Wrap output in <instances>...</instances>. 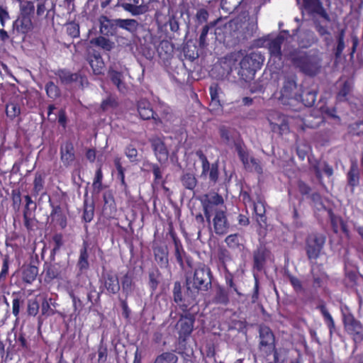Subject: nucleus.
<instances>
[{"instance_id":"1","label":"nucleus","mask_w":363,"mask_h":363,"mask_svg":"<svg viewBox=\"0 0 363 363\" xmlns=\"http://www.w3.org/2000/svg\"><path fill=\"white\" fill-rule=\"evenodd\" d=\"M213 279V272L208 266L203 263L198 264L186 278L187 294L191 299L196 301L199 294H206L212 288Z\"/></svg>"},{"instance_id":"2","label":"nucleus","mask_w":363,"mask_h":363,"mask_svg":"<svg viewBox=\"0 0 363 363\" xmlns=\"http://www.w3.org/2000/svg\"><path fill=\"white\" fill-rule=\"evenodd\" d=\"M284 41V37L279 34L275 38H270L268 42L267 49L269 53L268 65L274 67V71L295 66V49L289 52L285 50L281 51V45Z\"/></svg>"},{"instance_id":"3","label":"nucleus","mask_w":363,"mask_h":363,"mask_svg":"<svg viewBox=\"0 0 363 363\" xmlns=\"http://www.w3.org/2000/svg\"><path fill=\"white\" fill-rule=\"evenodd\" d=\"M282 84L278 92V101L284 106L295 102V66L281 69Z\"/></svg>"},{"instance_id":"4","label":"nucleus","mask_w":363,"mask_h":363,"mask_svg":"<svg viewBox=\"0 0 363 363\" xmlns=\"http://www.w3.org/2000/svg\"><path fill=\"white\" fill-rule=\"evenodd\" d=\"M264 57L260 52L253 51L245 55L240 62V74L245 80L254 78L257 70L260 69Z\"/></svg>"},{"instance_id":"5","label":"nucleus","mask_w":363,"mask_h":363,"mask_svg":"<svg viewBox=\"0 0 363 363\" xmlns=\"http://www.w3.org/2000/svg\"><path fill=\"white\" fill-rule=\"evenodd\" d=\"M326 238L321 233H312L306 240V252L308 259L312 264L311 273L313 274L315 261L320 255V252L325 243Z\"/></svg>"},{"instance_id":"6","label":"nucleus","mask_w":363,"mask_h":363,"mask_svg":"<svg viewBox=\"0 0 363 363\" xmlns=\"http://www.w3.org/2000/svg\"><path fill=\"white\" fill-rule=\"evenodd\" d=\"M321 59L316 52L304 53L296 55V66L304 74L309 76H315L321 67Z\"/></svg>"},{"instance_id":"7","label":"nucleus","mask_w":363,"mask_h":363,"mask_svg":"<svg viewBox=\"0 0 363 363\" xmlns=\"http://www.w3.org/2000/svg\"><path fill=\"white\" fill-rule=\"evenodd\" d=\"M259 350L267 357L272 354L275 347V336L271 328L265 325L259 326Z\"/></svg>"},{"instance_id":"8","label":"nucleus","mask_w":363,"mask_h":363,"mask_svg":"<svg viewBox=\"0 0 363 363\" xmlns=\"http://www.w3.org/2000/svg\"><path fill=\"white\" fill-rule=\"evenodd\" d=\"M196 155L199 157L200 162H201V175L206 176L208 174L210 182L216 184L218 181L219 178L218 161H216L210 164L207 157L201 150H199L196 152Z\"/></svg>"},{"instance_id":"9","label":"nucleus","mask_w":363,"mask_h":363,"mask_svg":"<svg viewBox=\"0 0 363 363\" xmlns=\"http://www.w3.org/2000/svg\"><path fill=\"white\" fill-rule=\"evenodd\" d=\"M101 291H106L108 294H116L119 292L121 285L118 276L112 271L103 272L100 279Z\"/></svg>"},{"instance_id":"10","label":"nucleus","mask_w":363,"mask_h":363,"mask_svg":"<svg viewBox=\"0 0 363 363\" xmlns=\"http://www.w3.org/2000/svg\"><path fill=\"white\" fill-rule=\"evenodd\" d=\"M343 323L346 331L353 335L355 342H360L363 340V326L358 320L355 319L352 314H345Z\"/></svg>"},{"instance_id":"11","label":"nucleus","mask_w":363,"mask_h":363,"mask_svg":"<svg viewBox=\"0 0 363 363\" xmlns=\"http://www.w3.org/2000/svg\"><path fill=\"white\" fill-rule=\"evenodd\" d=\"M195 318L191 313L181 315L176 325L180 340L185 341L191 334Z\"/></svg>"},{"instance_id":"12","label":"nucleus","mask_w":363,"mask_h":363,"mask_svg":"<svg viewBox=\"0 0 363 363\" xmlns=\"http://www.w3.org/2000/svg\"><path fill=\"white\" fill-rule=\"evenodd\" d=\"M275 116L276 117H274L273 115H270V118H268L272 131L280 135L289 133L290 129L287 117L279 113H276Z\"/></svg>"},{"instance_id":"13","label":"nucleus","mask_w":363,"mask_h":363,"mask_svg":"<svg viewBox=\"0 0 363 363\" xmlns=\"http://www.w3.org/2000/svg\"><path fill=\"white\" fill-rule=\"evenodd\" d=\"M138 111L140 118L143 120L152 119L156 125L162 123L159 116L153 111L150 102L147 99H140L138 101Z\"/></svg>"},{"instance_id":"14","label":"nucleus","mask_w":363,"mask_h":363,"mask_svg":"<svg viewBox=\"0 0 363 363\" xmlns=\"http://www.w3.org/2000/svg\"><path fill=\"white\" fill-rule=\"evenodd\" d=\"M213 225L216 234L222 235L228 233L230 224L225 210H216L213 218Z\"/></svg>"},{"instance_id":"15","label":"nucleus","mask_w":363,"mask_h":363,"mask_svg":"<svg viewBox=\"0 0 363 363\" xmlns=\"http://www.w3.org/2000/svg\"><path fill=\"white\" fill-rule=\"evenodd\" d=\"M151 147L154 154L161 164L165 163L168 160L169 151L164 142L160 138H153L150 139Z\"/></svg>"},{"instance_id":"16","label":"nucleus","mask_w":363,"mask_h":363,"mask_svg":"<svg viewBox=\"0 0 363 363\" xmlns=\"http://www.w3.org/2000/svg\"><path fill=\"white\" fill-rule=\"evenodd\" d=\"M60 160L63 165L69 167L76 159L75 150L72 141L67 140L60 146Z\"/></svg>"},{"instance_id":"17","label":"nucleus","mask_w":363,"mask_h":363,"mask_svg":"<svg viewBox=\"0 0 363 363\" xmlns=\"http://www.w3.org/2000/svg\"><path fill=\"white\" fill-rule=\"evenodd\" d=\"M270 255V251L264 246H259L253 252V269L258 272H262Z\"/></svg>"},{"instance_id":"18","label":"nucleus","mask_w":363,"mask_h":363,"mask_svg":"<svg viewBox=\"0 0 363 363\" xmlns=\"http://www.w3.org/2000/svg\"><path fill=\"white\" fill-rule=\"evenodd\" d=\"M152 247L155 259L159 266L161 268L167 267L169 265V251L167 246L153 242Z\"/></svg>"},{"instance_id":"19","label":"nucleus","mask_w":363,"mask_h":363,"mask_svg":"<svg viewBox=\"0 0 363 363\" xmlns=\"http://www.w3.org/2000/svg\"><path fill=\"white\" fill-rule=\"evenodd\" d=\"M49 205L51 208L50 218L52 222H56L61 229L64 230L67 226V218L60 205L55 204L49 199Z\"/></svg>"},{"instance_id":"20","label":"nucleus","mask_w":363,"mask_h":363,"mask_svg":"<svg viewBox=\"0 0 363 363\" xmlns=\"http://www.w3.org/2000/svg\"><path fill=\"white\" fill-rule=\"evenodd\" d=\"M173 298L174 301L178 304L183 311H186L188 306L194 301L191 299L187 293L186 296L183 297L182 285L178 281H175L174 284Z\"/></svg>"},{"instance_id":"21","label":"nucleus","mask_w":363,"mask_h":363,"mask_svg":"<svg viewBox=\"0 0 363 363\" xmlns=\"http://www.w3.org/2000/svg\"><path fill=\"white\" fill-rule=\"evenodd\" d=\"M116 19H110L107 16H102L100 18V32L104 35L113 36L117 33L118 28Z\"/></svg>"},{"instance_id":"22","label":"nucleus","mask_w":363,"mask_h":363,"mask_svg":"<svg viewBox=\"0 0 363 363\" xmlns=\"http://www.w3.org/2000/svg\"><path fill=\"white\" fill-rule=\"evenodd\" d=\"M32 18V17L18 16L13 23V27L18 33L27 34L33 29Z\"/></svg>"},{"instance_id":"23","label":"nucleus","mask_w":363,"mask_h":363,"mask_svg":"<svg viewBox=\"0 0 363 363\" xmlns=\"http://www.w3.org/2000/svg\"><path fill=\"white\" fill-rule=\"evenodd\" d=\"M45 174L42 172H36L33 182L32 195L34 197L40 195L41 197L46 194L45 189Z\"/></svg>"},{"instance_id":"24","label":"nucleus","mask_w":363,"mask_h":363,"mask_svg":"<svg viewBox=\"0 0 363 363\" xmlns=\"http://www.w3.org/2000/svg\"><path fill=\"white\" fill-rule=\"evenodd\" d=\"M55 74L59 77L62 84H70L72 82H78L79 79L81 83H82L83 77L79 73H72L68 69H59Z\"/></svg>"},{"instance_id":"25","label":"nucleus","mask_w":363,"mask_h":363,"mask_svg":"<svg viewBox=\"0 0 363 363\" xmlns=\"http://www.w3.org/2000/svg\"><path fill=\"white\" fill-rule=\"evenodd\" d=\"M87 61L94 74L99 75L104 73L105 64L100 53L94 52L93 54L89 55Z\"/></svg>"},{"instance_id":"26","label":"nucleus","mask_w":363,"mask_h":363,"mask_svg":"<svg viewBox=\"0 0 363 363\" xmlns=\"http://www.w3.org/2000/svg\"><path fill=\"white\" fill-rule=\"evenodd\" d=\"M253 211L256 215V220L261 228L267 226V216L264 203L260 197H258L255 202H253Z\"/></svg>"},{"instance_id":"27","label":"nucleus","mask_w":363,"mask_h":363,"mask_svg":"<svg viewBox=\"0 0 363 363\" xmlns=\"http://www.w3.org/2000/svg\"><path fill=\"white\" fill-rule=\"evenodd\" d=\"M89 244L84 240L79 250V256L77 260V266L80 272H83L89 268L88 248Z\"/></svg>"},{"instance_id":"28","label":"nucleus","mask_w":363,"mask_h":363,"mask_svg":"<svg viewBox=\"0 0 363 363\" xmlns=\"http://www.w3.org/2000/svg\"><path fill=\"white\" fill-rule=\"evenodd\" d=\"M209 93L211 96L210 106H212L213 109L221 108L222 104L220 97L221 95L223 94V92L220 86L217 83H213L209 87Z\"/></svg>"},{"instance_id":"29","label":"nucleus","mask_w":363,"mask_h":363,"mask_svg":"<svg viewBox=\"0 0 363 363\" xmlns=\"http://www.w3.org/2000/svg\"><path fill=\"white\" fill-rule=\"evenodd\" d=\"M201 202L202 206H208V207L213 209L215 206L223 205L224 199L220 194L213 192L204 194L201 199Z\"/></svg>"},{"instance_id":"30","label":"nucleus","mask_w":363,"mask_h":363,"mask_svg":"<svg viewBox=\"0 0 363 363\" xmlns=\"http://www.w3.org/2000/svg\"><path fill=\"white\" fill-rule=\"evenodd\" d=\"M230 293L223 286H218L216 294L213 298V303L215 304H221L227 306L230 303Z\"/></svg>"},{"instance_id":"31","label":"nucleus","mask_w":363,"mask_h":363,"mask_svg":"<svg viewBox=\"0 0 363 363\" xmlns=\"http://www.w3.org/2000/svg\"><path fill=\"white\" fill-rule=\"evenodd\" d=\"M134 275L133 272H128L125 273L121 279V286L123 293L127 298L134 289Z\"/></svg>"},{"instance_id":"32","label":"nucleus","mask_w":363,"mask_h":363,"mask_svg":"<svg viewBox=\"0 0 363 363\" xmlns=\"http://www.w3.org/2000/svg\"><path fill=\"white\" fill-rule=\"evenodd\" d=\"M180 182L185 189L194 193V189L198 184V180L194 173H184L180 177Z\"/></svg>"},{"instance_id":"33","label":"nucleus","mask_w":363,"mask_h":363,"mask_svg":"<svg viewBox=\"0 0 363 363\" xmlns=\"http://www.w3.org/2000/svg\"><path fill=\"white\" fill-rule=\"evenodd\" d=\"M118 28L127 30L130 33H135L138 30L140 23L135 19L133 18H117V24Z\"/></svg>"},{"instance_id":"34","label":"nucleus","mask_w":363,"mask_h":363,"mask_svg":"<svg viewBox=\"0 0 363 363\" xmlns=\"http://www.w3.org/2000/svg\"><path fill=\"white\" fill-rule=\"evenodd\" d=\"M235 150L238 157L245 168L249 167L250 154L243 141L238 140L235 143Z\"/></svg>"},{"instance_id":"35","label":"nucleus","mask_w":363,"mask_h":363,"mask_svg":"<svg viewBox=\"0 0 363 363\" xmlns=\"http://www.w3.org/2000/svg\"><path fill=\"white\" fill-rule=\"evenodd\" d=\"M38 274V268L32 264L23 267L22 270V280L26 284H32Z\"/></svg>"},{"instance_id":"36","label":"nucleus","mask_w":363,"mask_h":363,"mask_svg":"<svg viewBox=\"0 0 363 363\" xmlns=\"http://www.w3.org/2000/svg\"><path fill=\"white\" fill-rule=\"evenodd\" d=\"M313 32L311 30H296L297 42L301 48H308L313 41Z\"/></svg>"},{"instance_id":"37","label":"nucleus","mask_w":363,"mask_h":363,"mask_svg":"<svg viewBox=\"0 0 363 363\" xmlns=\"http://www.w3.org/2000/svg\"><path fill=\"white\" fill-rule=\"evenodd\" d=\"M45 280L51 281L55 279H57L60 276V271L57 264H52L48 262L44 264Z\"/></svg>"},{"instance_id":"38","label":"nucleus","mask_w":363,"mask_h":363,"mask_svg":"<svg viewBox=\"0 0 363 363\" xmlns=\"http://www.w3.org/2000/svg\"><path fill=\"white\" fill-rule=\"evenodd\" d=\"M298 97L304 106L311 107L315 101L316 92L313 89L306 88L301 91Z\"/></svg>"},{"instance_id":"39","label":"nucleus","mask_w":363,"mask_h":363,"mask_svg":"<svg viewBox=\"0 0 363 363\" xmlns=\"http://www.w3.org/2000/svg\"><path fill=\"white\" fill-rule=\"evenodd\" d=\"M218 20H216L211 21L208 23H206L201 29L199 38V45L201 48H205L208 46V43L207 41V35L209 32V30L214 28L217 24Z\"/></svg>"},{"instance_id":"40","label":"nucleus","mask_w":363,"mask_h":363,"mask_svg":"<svg viewBox=\"0 0 363 363\" xmlns=\"http://www.w3.org/2000/svg\"><path fill=\"white\" fill-rule=\"evenodd\" d=\"M16 342L18 345V350L24 354H28L30 351V346L25 333L20 331L16 335Z\"/></svg>"},{"instance_id":"41","label":"nucleus","mask_w":363,"mask_h":363,"mask_svg":"<svg viewBox=\"0 0 363 363\" xmlns=\"http://www.w3.org/2000/svg\"><path fill=\"white\" fill-rule=\"evenodd\" d=\"M274 354V363H294L289 361V350L285 348L276 349L272 353Z\"/></svg>"},{"instance_id":"42","label":"nucleus","mask_w":363,"mask_h":363,"mask_svg":"<svg viewBox=\"0 0 363 363\" xmlns=\"http://www.w3.org/2000/svg\"><path fill=\"white\" fill-rule=\"evenodd\" d=\"M35 13V5L32 1L25 0L19 5V16H33Z\"/></svg>"},{"instance_id":"43","label":"nucleus","mask_w":363,"mask_h":363,"mask_svg":"<svg viewBox=\"0 0 363 363\" xmlns=\"http://www.w3.org/2000/svg\"><path fill=\"white\" fill-rule=\"evenodd\" d=\"M91 42L106 51H111L114 48V43L104 36H99Z\"/></svg>"},{"instance_id":"44","label":"nucleus","mask_w":363,"mask_h":363,"mask_svg":"<svg viewBox=\"0 0 363 363\" xmlns=\"http://www.w3.org/2000/svg\"><path fill=\"white\" fill-rule=\"evenodd\" d=\"M52 240L54 242L53 248L50 252V258L55 259L56 254L60 250L64 245L63 235L62 233H55L53 235Z\"/></svg>"},{"instance_id":"45","label":"nucleus","mask_w":363,"mask_h":363,"mask_svg":"<svg viewBox=\"0 0 363 363\" xmlns=\"http://www.w3.org/2000/svg\"><path fill=\"white\" fill-rule=\"evenodd\" d=\"M104 174L102 172V167L101 165H100L96 170L95 176L92 183L93 189L97 193H99L104 189L102 184Z\"/></svg>"},{"instance_id":"46","label":"nucleus","mask_w":363,"mask_h":363,"mask_svg":"<svg viewBox=\"0 0 363 363\" xmlns=\"http://www.w3.org/2000/svg\"><path fill=\"white\" fill-rule=\"evenodd\" d=\"M155 360L157 363H177L178 357L173 352H164L157 355Z\"/></svg>"},{"instance_id":"47","label":"nucleus","mask_w":363,"mask_h":363,"mask_svg":"<svg viewBox=\"0 0 363 363\" xmlns=\"http://www.w3.org/2000/svg\"><path fill=\"white\" fill-rule=\"evenodd\" d=\"M11 262V260L8 254L3 255L2 266L0 272V283H4L9 274V269Z\"/></svg>"},{"instance_id":"48","label":"nucleus","mask_w":363,"mask_h":363,"mask_svg":"<svg viewBox=\"0 0 363 363\" xmlns=\"http://www.w3.org/2000/svg\"><path fill=\"white\" fill-rule=\"evenodd\" d=\"M21 113V109L18 104L9 103L6 106V114L7 117L13 120Z\"/></svg>"},{"instance_id":"49","label":"nucleus","mask_w":363,"mask_h":363,"mask_svg":"<svg viewBox=\"0 0 363 363\" xmlns=\"http://www.w3.org/2000/svg\"><path fill=\"white\" fill-rule=\"evenodd\" d=\"M45 91L48 96L51 99H56L60 95V89L52 82H49L46 84Z\"/></svg>"},{"instance_id":"50","label":"nucleus","mask_w":363,"mask_h":363,"mask_svg":"<svg viewBox=\"0 0 363 363\" xmlns=\"http://www.w3.org/2000/svg\"><path fill=\"white\" fill-rule=\"evenodd\" d=\"M345 33V30L342 29V30H340V31L338 34L337 45L336 47L335 52V55L336 58H339L341 56L342 52L345 47V41H344Z\"/></svg>"},{"instance_id":"51","label":"nucleus","mask_w":363,"mask_h":363,"mask_svg":"<svg viewBox=\"0 0 363 363\" xmlns=\"http://www.w3.org/2000/svg\"><path fill=\"white\" fill-rule=\"evenodd\" d=\"M108 77H110L112 83L113 84H115L119 90H121V86L123 84L122 83V77L123 76H122L121 72L116 71V70L110 69V70H108Z\"/></svg>"},{"instance_id":"52","label":"nucleus","mask_w":363,"mask_h":363,"mask_svg":"<svg viewBox=\"0 0 363 363\" xmlns=\"http://www.w3.org/2000/svg\"><path fill=\"white\" fill-rule=\"evenodd\" d=\"M94 215V208L92 205L84 203L82 218L85 223L92 220Z\"/></svg>"},{"instance_id":"53","label":"nucleus","mask_w":363,"mask_h":363,"mask_svg":"<svg viewBox=\"0 0 363 363\" xmlns=\"http://www.w3.org/2000/svg\"><path fill=\"white\" fill-rule=\"evenodd\" d=\"M225 242L229 248H238L240 246L238 234L235 233L228 235L225 239Z\"/></svg>"},{"instance_id":"54","label":"nucleus","mask_w":363,"mask_h":363,"mask_svg":"<svg viewBox=\"0 0 363 363\" xmlns=\"http://www.w3.org/2000/svg\"><path fill=\"white\" fill-rule=\"evenodd\" d=\"M209 16L208 11L205 9H199L196 13V23L201 25L206 23Z\"/></svg>"},{"instance_id":"55","label":"nucleus","mask_w":363,"mask_h":363,"mask_svg":"<svg viewBox=\"0 0 363 363\" xmlns=\"http://www.w3.org/2000/svg\"><path fill=\"white\" fill-rule=\"evenodd\" d=\"M39 311V303L36 299L28 301L27 312L29 315L35 316Z\"/></svg>"},{"instance_id":"56","label":"nucleus","mask_w":363,"mask_h":363,"mask_svg":"<svg viewBox=\"0 0 363 363\" xmlns=\"http://www.w3.org/2000/svg\"><path fill=\"white\" fill-rule=\"evenodd\" d=\"M348 177V184L352 186H354L358 184L359 181V175L357 169L352 167L347 173Z\"/></svg>"},{"instance_id":"57","label":"nucleus","mask_w":363,"mask_h":363,"mask_svg":"<svg viewBox=\"0 0 363 363\" xmlns=\"http://www.w3.org/2000/svg\"><path fill=\"white\" fill-rule=\"evenodd\" d=\"M255 284L252 289V294L251 295V303H256L259 301V282L257 276L254 274Z\"/></svg>"},{"instance_id":"58","label":"nucleus","mask_w":363,"mask_h":363,"mask_svg":"<svg viewBox=\"0 0 363 363\" xmlns=\"http://www.w3.org/2000/svg\"><path fill=\"white\" fill-rule=\"evenodd\" d=\"M67 33L72 38H78L79 36V26L78 23L71 22L67 26Z\"/></svg>"},{"instance_id":"59","label":"nucleus","mask_w":363,"mask_h":363,"mask_svg":"<svg viewBox=\"0 0 363 363\" xmlns=\"http://www.w3.org/2000/svg\"><path fill=\"white\" fill-rule=\"evenodd\" d=\"M98 363H105L108 357V349L106 345L100 344L98 347Z\"/></svg>"},{"instance_id":"60","label":"nucleus","mask_w":363,"mask_h":363,"mask_svg":"<svg viewBox=\"0 0 363 363\" xmlns=\"http://www.w3.org/2000/svg\"><path fill=\"white\" fill-rule=\"evenodd\" d=\"M125 154L130 162H136L138 160V150L133 145H129L126 147Z\"/></svg>"},{"instance_id":"61","label":"nucleus","mask_w":363,"mask_h":363,"mask_svg":"<svg viewBox=\"0 0 363 363\" xmlns=\"http://www.w3.org/2000/svg\"><path fill=\"white\" fill-rule=\"evenodd\" d=\"M13 296L12 313L16 318H18L20 312L21 303H22L23 301L21 299V297L16 296L15 294H13Z\"/></svg>"},{"instance_id":"62","label":"nucleus","mask_w":363,"mask_h":363,"mask_svg":"<svg viewBox=\"0 0 363 363\" xmlns=\"http://www.w3.org/2000/svg\"><path fill=\"white\" fill-rule=\"evenodd\" d=\"M12 205L14 208L19 209L21 204V194L18 189L11 191Z\"/></svg>"},{"instance_id":"63","label":"nucleus","mask_w":363,"mask_h":363,"mask_svg":"<svg viewBox=\"0 0 363 363\" xmlns=\"http://www.w3.org/2000/svg\"><path fill=\"white\" fill-rule=\"evenodd\" d=\"M321 4L320 0H303L304 8L310 13H313Z\"/></svg>"},{"instance_id":"64","label":"nucleus","mask_w":363,"mask_h":363,"mask_svg":"<svg viewBox=\"0 0 363 363\" xmlns=\"http://www.w3.org/2000/svg\"><path fill=\"white\" fill-rule=\"evenodd\" d=\"M351 91V86L348 82H344L342 88L338 92L337 99L340 101H344L346 99V96Z\"/></svg>"}]
</instances>
